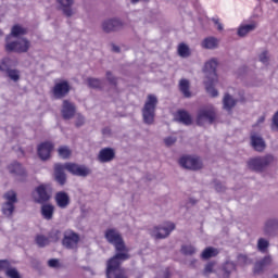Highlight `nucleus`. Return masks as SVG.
<instances>
[{"mask_svg": "<svg viewBox=\"0 0 278 278\" xmlns=\"http://www.w3.org/2000/svg\"><path fill=\"white\" fill-rule=\"evenodd\" d=\"M256 249L260 253H268V249H270V241L264 237L258 238Z\"/></svg>", "mask_w": 278, "mask_h": 278, "instance_id": "obj_28", "label": "nucleus"}, {"mask_svg": "<svg viewBox=\"0 0 278 278\" xmlns=\"http://www.w3.org/2000/svg\"><path fill=\"white\" fill-rule=\"evenodd\" d=\"M214 266H216V262L211 261L208 262L203 269V275L204 277H210V275H212V273H214Z\"/></svg>", "mask_w": 278, "mask_h": 278, "instance_id": "obj_43", "label": "nucleus"}, {"mask_svg": "<svg viewBox=\"0 0 278 278\" xmlns=\"http://www.w3.org/2000/svg\"><path fill=\"white\" fill-rule=\"evenodd\" d=\"M65 168L67 173H71V175H74V177H89V175H92V169L86 165L77 164V163H65Z\"/></svg>", "mask_w": 278, "mask_h": 278, "instance_id": "obj_9", "label": "nucleus"}, {"mask_svg": "<svg viewBox=\"0 0 278 278\" xmlns=\"http://www.w3.org/2000/svg\"><path fill=\"white\" fill-rule=\"evenodd\" d=\"M178 118L182 125H192V116L188 111H178Z\"/></svg>", "mask_w": 278, "mask_h": 278, "instance_id": "obj_33", "label": "nucleus"}, {"mask_svg": "<svg viewBox=\"0 0 278 278\" xmlns=\"http://www.w3.org/2000/svg\"><path fill=\"white\" fill-rule=\"evenodd\" d=\"M37 247L40 249H45V247H49L51 241H49V237H46L43 235H38L35 239Z\"/></svg>", "mask_w": 278, "mask_h": 278, "instance_id": "obj_38", "label": "nucleus"}, {"mask_svg": "<svg viewBox=\"0 0 278 278\" xmlns=\"http://www.w3.org/2000/svg\"><path fill=\"white\" fill-rule=\"evenodd\" d=\"M61 5V10L67 18H71L75 13L73 12V5H75V0H56Z\"/></svg>", "mask_w": 278, "mask_h": 278, "instance_id": "obj_22", "label": "nucleus"}, {"mask_svg": "<svg viewBox=\"0 0 278 278\" xmlns=\"http://www.w3.org/2000/svg\"><path fill=\"white\" fill-rule=\"evenodd\" d=\"M66 163H56L54 164V181L59 184V186H65L66 185Z\"/></svg>", "mask_w": 278, "mask_h": 278, "instance_id": "obj_18", "label": "nucleus"}, {"mask_svg": "<svg viewBox=\"0 0 278 278\" xmlns=\"http://www.w3.org/2000/svg\"><path fill=\"white\" fill-rule=\"evenodd\" d=\"M105 77L111 86H114V87L118 86V78H116V76H114V74H112L111 71H106Z\"/></svg>", "mask_w": 278, "mask_h": 278, "instance_id": "obj_46", "label": "nucleus"}, {"mask_svg": "<svg viewBox=\"0 0 278 278\" xmlns=\"http://www.w3.org/2000/svg\"><path fill=\"white\" fill-rule=\"evenodd\" d=\"M60 238H62V230L58 228H53L48 233V240L50 242H60Z\"/></svg>", "mask_w": 278, "mask_h": 278, "instance_id": "obj_36", "label": "nucleus"}, {"mask_svg": "<svg viewBox=\"0 0 278 278\" xmlns=\"http://www.w3.org/2000/svg\"><path fill=\"white\" fill-rule=\"evenodd\" d=\"M197 262L198 261L195 258L190 261V263H189L190 268H197Z\"/></svg>", "mask_w": 278, "mask_h": 278, "instance_id": "obj_60", "label": "nucleus"}, {"mask_svg": "<svg viewBox=\"0 0 278 278\" xmlns=\"http://www.w3.org/2000/svg\"><path fill=\"white\" fill-rule=\"evenodd\" d=\"M4 50L7 53H27L31 47V42L27 38H18L15 41H10V37L5 38Z\"/></svg>", "mask_w": 278, "mask_h": 278, "instance_id": "obj_5", "label": "nucleus"}, {"mask_svg": "<svg viewBox=\"0 0 278 278\" xmlns=\"http://www.w3.org/2000/svg\"><path fill=\"white\" fill-rule=\"evenodd\" d=\"M125 27H127V24L121 17H109L101 23V29L104 34H118Z\"/></svg>", "mask_w": 278, "mask_h": 278, "instance_id": "obj_6", "label": "nucleus"}, {"mask_svg": "<svg viewBox=\"0 0 278 278\" xmlns=\"http://www.w3.org/2000/svg\"><path fill=\"white\" fill-rule=\"evenodd\" d=\"M54 201L60 210H66L71 205V195L66 191H59L54 195Z\"/></svg>", "mask_w": 278, "mask_h": 278, "instance_id": "obj_21", "label": "nucleus"}, {"mask_svg": "<svg viewBox=\"0 0 278 278\" xmlns=\"http://www.w3.org/2000/svg\"><path fill=\"white\" fill-rule=\"evenodd\" d=\"M268 266H273V256L270 254L265 255L263 258L254 263V275H264V270H266Z\"/></svg>", "mask_w": 278, "mask_h": 278, "instance_id": "obj_17", "label": "nucleus"}, {"mask_svg": "<svg viewBox=\"0 0 278 278\" xmlns=\"http://www.w3.org/2000/svg\"><path fill=\"white\" fill-rule=\"evenodd\" d=\"M277 162V159L273 154H265V155H258L250 157L247 162V168L248 170H251L252 173H266L273 164Z\"/></svg>", "mask_w": 278, "mask_h": 278, "instance_id": "obj_3", "label": "nucleus"}, {"mask_svg": "<svg viewBox=\"0 0 278 278\" xmlns=\"http://www.w3.org/2000/svg\"><path fill=\"white\" fill-rule=\"evenodd\" d=\"M157 109V97L155 94H148L143 108L141 110L143 123L146 125H153L155 123V110Z\"/></svg>", "mask_w": 278, "mask_h": 278, "instance_id": "obj_4", "label": "nucleus"}, {"mask_svg": "<svg viewBox=\"0 0 278 278\" xmlns=\"http://www.w3.org/2000/svg\"><path fill=\"white\" fill-rule=\"evenodd\" d=\"M218 255V250L216 248L208 247L204 249L201 254L202 260H210L212 257H216Z\"/></svg>", "mask_w": 278, "mask_h": 278, "instance_id": "obj_34", "label": "nucleus"}, {"mask_svg": "<svg viewBox=\"0 0 278 278\" xmlns=\"http://www.w3.org/2000/svg\"><path fill=\"white\" fill-rule=\"evenodd\" d=\"M70 92H71V84H68L67 80H61L54 84V87L52 88V94L54 99H64L68 97Z\"/></svg>", "mask_w": 278, "mask_h": 278, "instance_id": "obj_14", "label": "nucleus"}, {"mask_svg": "<svg viewBox=\"0 0 278 278\" xmlns=\"http://www.w3.org/2000/svg\"><path fill=\"white\" fill-rule=\"evenodd\" d=\"M9 172L12 175H18L20 177H23V175H25V168H23V165L18 162H13L9 166Z\"/></svg>", "mask_w": 278, "mask_h": 278, "instance_id": "obj_31", "label": "nucleus"}, {"mask_svg": "<svg viewBox=\"0 0 278 278\" xmlns=\"http://www.w3.org/2000/svg\"><path fill=\"white\" fill-rule=\"evenodd\" d=\"M79 240H80L79 233L68 229V230H65L63 233L62 245L65 249L74 250V249H77L79 244Z\"/></svg>", "mask_w": 278, "mask_h": 278, "instance_id": "obj_11", "label": "nucleus"}, {"mask_svg": "<svg viewBox=\"0 0 278 278\" xmlns=\"http://www.w3.org/2000/svg\"><path fill=\"white\" fill-rule=\"evenodd\" d=\"M104 238L115 249V255L106 262V277L108 278H129L127 271L123 268V262L131 260L129 249L125 244L123 235L116 228H109L104 232Z\"/></svg>", "mask_w": 278, "mask_h": 278, "instance_id": "obj_1", "label": "nucleus"}, {"mask_svg": "<svg viewBox=\"0 0 278 278\" xmlns=\"http://www.w3.org/2000/svg\"><path fill=\"white\" fill-rule=\"evenodd\" d=\"M116 159V150L113 148H103L99 151L98 162L101 164H108Z\"/></svg>", "mask_w": 278, "mask_h": 278, "instance_id": "obj_19", "label": "nucleus"}, {"mask_svg": "<svg viewBox=\"0 0 278 278\" xmlns=\"http://www.w3.org/2000/svg\"><path fill=\"white\" fill-rule=\"evenodd\" d=\"M189 201H190V203H191L192 205H195V204H197V200H194V199H190Z\"/></svg>", "mask_w": 278, "mask_h": 278, "instance_id": "obj_61", "label": "nucleus"}, {"mask_svg": "<svg viewBox=\"0 0 278 278\" xmlns=\"http://www.w3.org/2000/svg\"><path fill=\"white\" fill-rule=\"evenodd\" d=\"M261 231L265 238H278V217H268L263 222Z\"/></svg>", "mask_w": 278, "mask_h": 278, "instance_id": "obj_8", "label": "nucleus"}, {"mask_svg": "<svg viewBox=\"0 0 278 278\" xmlns=\"http://www.w3.org/2000/svg\"><path fill=\"white\" fill-rule=\"evenodd\" d=\"M11 266L12 264L8 260H0V270H5V273H8Z\"/></svg>", "mask_w": 278, "mask_h": 278, "instance_id": "obj_51", "label": "nucleus"}, {"mask_svg": "<svg viewBox=\"0 0 278 278\" xmlns=\"http://www.w3.org/2000/svg\"><path fill=\"white\" fill-rule=\"evenodd\" d=\"M48 266L50 268H58V266H60V261L58 258H51L48 261Z\"/></svg>", "mask_w": 278, "mask_h": 278, "instance_id": "obj_53", "label": "nucleus"}, {"mask_svg": "<svg viewBox=\"0 0 278 278\" xmlns=\"http://www.w3.org/2000/svg\"><path fill=\"white\" fill-rule=\"evenodd\" d=\"M258 60L260 62H262V64H265V66H268L270 59L268 58V50L263 51L260 55H258Z\"/></svg>", "mask_w": 278, "mask_h": 278, "instance_id": "obj_49", "label": "nucleus"}, {"mask_svg": "<svg viewBox=\"0 0 278 278\" xmlns=\"http://www.w3.org/2000/svg\"><path fill=\"white\" fill-rule=\"evenodd\" d=\"M222 270L224 273L223 278H230L231 273L237 270V265L233 263V261H226L222 266Z\"/></svg>", "mask_w": 278, "mask_h": 278, "instance_id": "obj_25", "label": "nucleus"}, {"mask_svg": "<svg viewBox=\"0 0 278 278\" xmlns=\"http://www.w3.org/2000/svg\"><path fill=\"white\" fill-rule=\"evenodd\" d=\"M5 276L9 278H22L21 274L18 273V269L12 266L5 271Z\"/></svg>", "mask_w": 278, "mask_h": 278, "instance_id": "obj_47", "label": "nucleus"}, {"mask_svg": "<svg viewBox=\"0 0 278 278\" xmlns=\"http://www.w3.org/2000/svg\"><path fill=\"white\" fill-rule=\"evenodd\" d=\"M75 114H77V105L68 99L63 100L61 105V116L63 121L75 118Z\"/></svg>", "mask_w": 278, "mask_h": 278, "instance_id": "obj_12", "label": "nucleus"}, {"mask_svg": "<svg viewBox=\"0 0 278 278\" xmlns=\"http://www.w3.org/2000/svg\"><path fill=\"white\" fill-rule=\"evenodd\" d=\"M33 199L35 203L45 205L48 201H51V193L49 192V186L42 184L35 188L33 191Z\"/></svg>", "mask_w": 278, "mask_h": 278, "instance_id": "obj_10", "label": "nucleus"}, {"mask_svg": "<svg viewBox=\"0 0 278 278\" xmlns=\"http://www.w3.org/2000/svg\"><path fill=\"white\" fill-rule=\"evenodd\" d=\"M216 68H218V60L211 59L204 64L203 73L205 74L204 86L207 94L210 97H218V90L214 88L218 84V74H216Z\"/></svg>", "mask_w": 278, "mask_h": 278, "instance_id": "obj_2", "label": "nucleus"}, {"mask_svg": "<svg viewBox=\"0 0 278 278\" xmlns=\"http://www.w3.org/2000/svg\"><path fill=\"white\" fill-rule=\"evenodd\" d=\"M179 90L186 99H190V97H192V93L190 92V81L188 79H180Z\"/></svg>", "mask_w": 278, "mask_h": 278, "instance_id": "obj_30", "label": "nucleus"}, {"mask_svg": "<svg viewBox=\"0 0 278 278\" xmlns=\"http://www.w3.org/2000/svg\"><path fill=\"white\" fill-rule=\"evenodd\" d=\"M212 23H214L215 26H217V30L218 31H223V24L220 23V21L216 17L212 18Z\"/></svg>", "mask_w": 278, "mask_h": 278, "instance_id": "obj_55", "label": "nucleus"}, {"mask_svg": "<svg viewBox=\"0 0 278 278\" xmlns=\"http://www.w3.org/2000/svg\"><path fill=\"white\" fill-rule=\"evenodd\" d=\"M250 144L257 153H264V151H266V140H264V137L258 132H250Z\"/></svg>", "mask_w": 278, "mask_h": 278, "instance_id": "obj_15", "label": "nucleus"}, {"mask_svg": "<svg viewBox=\"0 0 278 278\" xmlns=\"http://www.w3.org/2000/svg\"><path fill=\"white\" fill-rule=\"evenodd\" d=\"M3 198L5 199V203H11L13 205H16V203H18V198L16 191L14 190L7 191Z\"/></svg>", "mask_w": 278, "mask_h": 278, "instance_id": "obj_35", "label": "nucleus"}, {"mask_svg": "<svg viewBox=\"0 0 278 278\" xmlns=\"http://www.w3.org/2000/svg\"><path fill=\"white\" fill-rule=\"evenodd\" d=\"M14 210H16V207L10 202H4L2 204V214H4L7 218H10L12 214H14Z\"/></svg>", "mask_w": 278, "mask_h": 278, "instance_id": "obj_37", "label": "nucleus"}, {"mask_svg": "<svg viewBox=\"0 0 278 278\" xmlns=\"http://www.w3.org/2000/svg\"><path fill=\"white\" fill-rule=\"evenodd\" d=\"M53 214H55V206L53 204L41 205V216L45 220H53Z\"/></svg>", "mask_w": 278, "mask_h": 278, "instance_id": "obj_23", "label": "nucleus"}, {"mask_svg": "<svg viewBox=\"0 0 278 278\" xmlns=\"http://www.w3.org/2000/svg\"><path fill=\"white\" fill-rule=\"evenodd\" d=\"M87 86L88 88H92L93 90H103V81L99 78H87Z\"/></svg>", "mask_w": 278, "mask_h": 278, "instance_id": "obj_32", "label": "nucleus"}, {"mask_svg": "<svg viewBox=\"0 0 278 278\" xmlns=\"http://www.w3.org/2000/svg\"><path fill=\"white\" fill-rule=\"evenodd\" d=\"M0 71L2 73H8V71H10V66L8 65V63L5 62V60H2L0 62Z\"/></svg>", "mask_w": 278, "mask_h": 278, "instance_id": "obj_54", "label": "nucleus"}, {"mask_svg": "<svg viewBox=\"0 0 278 278\" xmlns=\"http://www.w3.org/2000/svg\"><path fill=\"white\" fill-rule=\"evenodd\" d=\"M219 40L216 37H206L202 40V48L203 49H208V50H214L218 49Z\"/></svg>", "mask_w": 278, "mask_h": 278, "instance_id": "obj_24", "label": "nucleus"}, {"mask_svg": "<svg viewBox=\"0 0 278 278\" xmlns=\"http://www.w3.org/2000/svg\"><path fill=\"white\" fill-rule=\"evenodd\" d=\"M7 75L12 81H18L21 79V72L18 70L9 68Z\"/></svg>", "mask_w": 278, "mask_h": 278, "instance_id": "obj_42", "label": "nucleus"}, {"mask_svg": "<svg viewBox=\"0 0 278 278\" xmlns=\"http://www.w3.org/2000/svg\"><path fill=\"white\" fill-rule=\"evenodd\" d=\"M266 121V116H261L258 117L256 124L253 125V127H257V125H262V123H264Z\"/></svg>", "mask_w": 278, "mask_h": 278, "instance_id": "obj_58", "label": "nucleus"}, {"mask_svg": "<svg viewBox=\"0 0 278 278\" xmlns=\"http://www.w3.org/2000/svg\"><path fill=\"white\" fill-rule=\"evenodd\" d=\"M179 164L182 168H187L188 170H201V168H203V163H201L199 159L192 156H182Z\"/></svg>", "mask_w": 278, "mask_h": 278, "instance_id": "obj_16", "label": "nucleus"}, {"mask_svg": "<svg viewBox=\"0 0 278 278\" xmlns=\"http://www.w3.org/2000/svg\"><path fill=\"white\" fill-rule=\"evenodd\" d=\"M237 262L239 266H247L251 264V258H249V255L240 253L237 255Z\"/></svg>", "mask_w": 278, "mask_h": 278, "instance_id": "obj_41", "label": "nucleus"}, {"mask_svg": "<svg viewBox=\"0 0 278 278\" xmlns=\"http://www.w3.org/2000/svg\"><path fill=\"white\" fill-rule=\"evenodd\" d=\"M84 125H86V117L81 113H78L76 115L75 127H84Z\"/></svg>", "mask_w": 278, "mask_h": 278, "instance_id": "obj_50", "label": "nucleus"}, {"mask_svg": "<svg viewBox=\"0 0 278 278\" xmlns=\"http://www.w3.org/2000/svg\"><path fill=\"white\" fill-rule=\"evenodd\" d=\"M178 54L180 58H190V48L186 43L178 46Z\"/></svg>", "mask_w": 278, "mask_h": 278, "instance_id": "obj_40", "label": "nucleus"}, {"mask_svg": "<svg viewBox=\"0 0 278 278\" xmlns=\"http://www.w3.org/2000/svg\"><path fill=\"white\" fill-rule=\"evenodd\" d=\"M180 253H182V255H194V253H197V248L190 244L182 245L180 249Z\"/></svg>", "mask_w": 278, "mask_h": 278, "instance_id": "obj_44", "label": "nucleus"}, {"mask_svg": "<svg viewBox=\"0 0 278 278\" xmlns=\"http://www.w3.org/2000/svg\"><path fill=\"white\" fill-rule=\"evenodd\" d=\"M213 184L216 192H219V193L227 192V187L223 185L220 180H214Z\"/></svg>", "mask_w": 278, "mask_h": 278, "instance_id": "obj_48", "label": "nucleus"}, {"mask_svg": "<svg viewBox=\"0 0 278 278\" xmlns=\"http://www.w3.org/2000/svg\"><path fill=\"white\" fill-rule=\"evenodd\" d=\"M58 153L62 160H68V157H71L73 152L71 151V148H68L67 146H61L58 149Z\"/></svg>", "mask_w": 278, "mask_h": 278, "instance_id": "obj_39", "label": "nucleus"}, {"mask_svg": "<svg viewBox=\"0 0 278 278\" xmlns=\"http://www.w3.org/2000/svg\"><path fill=\"white\" fill-rule=\"evenodd\" d=\"M18 151L21 152V154H22L23 156H25V150H23V148H20Z\"/></svg>", "mask_w": 278, "mask_h": 278, "instance_id": "obj_62", "label": "nucleus"}, {"mask_svg": "<svg viewBox=\"0 0 278 278\" xmlns=\"http://www.w3.org/2000/svg\"><path fill=\"white\" fill-rule=\"evenodd\" d=\"M274 278H278V275H275Z\"/></svg>", "mask_w": 278, "mask_h": 278, "instance_id": "obj_64", "label": "nucleus"}, {"mask_svg": "<svg viewBox=\"0 0 278 278\" xmlns=\"http://www.w3.org/2000/svg\"><path fill=\"white\" fill-rule=\"evenodd\" d=\"M216 121V109L214 106H204L198 111L195 123L199 127L213 125Z\"/></svg>", "mask_w": 278, "mask_h": 278, "instance_id": "obj_7", "label": "nucleus"}, {"mask_svg": "<svg viewBox=\"0 0 278 278\" xmlns=\"http://www.w3.org/2000/svg\"><path fill=\"white\" fill-rule=\"evenodd\" d=\"M256 27H257V25H255V24L241 25L238 28L237 34L240 38H244V36H247L248 34H251V31H255Z\"/></svg>", "mask_w": 278, "mask_h": 278, "instance_id": "obj_29", "label": "nucleus"}, {"mask_svg": "<svg viewBox=\"0 0 278 278\" xmlns=\"http://www.w3.org/2000/svg\"><path fill=\"white\" fill-rule=\"evenodd\" d=\"M270 129L274 134H278V110L274 113L271 117Z\"/></svg>", "mask_w": 278, "mask_h": 278, "instance_id": "obj_45", "label": "nucleus"}, {"mask_svg": "<svg viewBox=\"0 0 278 278\" xmlns=\"http://www.w3.org/2000/svg\"><path fill=\"white\" fill-rule=\"evenodd\" d=\"M112 51L113 53H121V47L112 43Z\"/></svg>", "mask_w": 278, "mask_h": 278, "instance_id": "obj_59", "label": "nucleus"}, {"mask_svg": "<svg viewBox=\"0 0 278 278\" xmlns=\"http://www.w3.org/2000/svg\"><path fill=\"white\" fill-rule=\"evenodd\" d=\"M164 142L167 147H173L177 142V137H167L164 139Z\"/></svg>", "mask_w": 278, "mask_h": 278, "instance_id": "obj_52", "label": "nucleus"}, {"mask_svg": "<svg viewBox=\"0 0 278 278\" xmlns=\"http://www.w3.org/2000/svg\"><path fill=\"white\" fill-rule=\"evenodd\" d=\"M236 103H238V100L233 99V97L229 93H226L223 98V108L226 110V112H231L233 108H236Z\"/></svg>", "mask_w": 278, "mask_h": 278, "instance_id": "obj_27", "label": "nucleus"}, {"mask_svg": "<svg viewBox=\"0 0 278 278\" xmlns=\"http://www.w3.org/2000/svg\"><path fill=\"white\" fill-rule=\"evenodd\" d=\"M140 0H131V3H138Z\"/></svg>", "mask_w": 278, "mask_h": 278, "instance_id": "obj_63", "label": "nucleus"}, {"mask_svg": "<svg viewBox=\"0 0 278 278\" xmlns=\"http://www.w3.org/2000/svg\"><path fill=\"white\" fill-rule=\"evenodd\" d=\"M157 278H170V271H168V269L163 270L159 274Z\"/></svg>", "mask_w": 278, "mask_h": 278, "instance_id": "obj_56", "label": "nucleus"}, {"mask_svg": "<svg viewBox=\"0 0 278 278\" xmlns=\"http://www.w3.org/2000/svg\"><path fill=\"white\" fill-rule=\"evenodd\" d=\"M21 36H27V28L16 24L11 28V34L8 35L7 37L10 38H21Z\"/></svg>", "mask_w": 278, "mask_h": 278, "instance_id": "obj_26", "label": "nucleus"}, {"mask_svg": "<svg viewBox=\"0 0 278 278\" xmlns=\"http://www.w3.org/2000/svg\"><path fill=\"white\" fill-rule=\"evenodd\" d=\"M102 134L104 136H112V129L110 127H105L102 129Z\"/></svg>", "mask_w": 278, "mask_h": 278, "instance_id": "obj_57", "label": "nucleus"}, {"mask_svg": "<svg viewBox=\"0 0 278 278\" xmlns=\"http://www.w3.org/2000/svg\"><path fill=\"white\" fill-rule=\"evenodd\" d=\"M170 231H175L174 223H169L164 226H155L151 230V236L156 240H163L164 238H168V236H170Z\"/></svg>", "mask_w": 278, "mask_h": 278, "instance_id": "obj_13", "label": "nucleus"}, {"mask_svg": "<svg viewBox=\"0 0 278 278\" xmlns=\"http://www.w3.org/2000/svg\"><path fill=\"white\" fill-rule=\"evenodd\" d=\"M52 151H53V144L51 143V141L42 142L37 148V153L40 160H42L43 162H46V160H49V157H51Z\"/></svg>", "mask_w": 278, "mask_h": 278, "instance_id": "obj_20", "label": "nucleus"}]
</instances>
